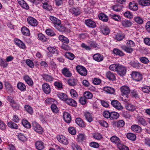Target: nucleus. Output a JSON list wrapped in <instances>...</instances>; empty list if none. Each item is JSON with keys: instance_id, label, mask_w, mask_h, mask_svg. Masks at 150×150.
Segmentation results:
<instances>
[{"instance_id": "f257e3e1", "label": "nucleus", "mask_w": 150, "mask_h": 150, "mask_svg": "<svg viewBox=\"0 0 150 150\" xmlns=\"http://www.w3.org/2000/svg\"><path fill=\"white\" fill-rule=\"evenodd\" d=\"M109 68L111 70L117 72V74L121 76L125 75L126 73L127 68L119 64H111Z\"/></svg>"}, {"instance_id": "f03ea898", "label": "nucleus", "mask_w": 150, "mask_h": 150, "mask_svg": "<svg viewBox=\"0 0 150 150\" xmlns=\"http://www.w3.org/2000/svg\"><path fill=\"white\" fill-rule=\"evenodd\" d=\"M131 76L133 79L137 81H140L142 78V74L137 71L132 72Z\"/></svg>"}, {"instance_id": "7ed1b4c3", "label": "nucleus", "mask_w": 150, "mask_h": 150, "mask_svg": "<svg viewBox=\"0 0 150 150\" xmlns=\"http://www.w3.org/2000/svg\"><path fill=\"white\" fill-rule=\"evenodd\" d=\"M76 69L78 72L81 75L85 76L87 74V71L86 69L83 67L78 65L76 67Z\"/></svg>"}, {"instance_id": "20e7f679", "label": "nucleus", "mask_w": 150, "mask_h": 150, "mask_svg": "<svg viewBox=\"0 0 150 150\" xmlns=\"http://www.w3.org/2000/svg\"><path fill=\"white\" fill-rule=\"evenodd\" d=\"M111 104L116 109L121 110L123 109V107L121 104L117 100H113L111 102Z\"/></svg>"}, {"instance_id": "39448f33", "label": "nucleus", "mask_w": 150, "mask_h": 150, "mask_svg": "<svg viewBox=\"0 0 150 150\" xmlns=\"http://www.w3.org/2000/svg\"><path fill=\"white\" fill-rule=\"evenodd\" d=\"M121 91L122 95H124L128 98V95L130 93V90L129 88L127 86H122L121 88Z\"/></svg>"}, {"instance_id": "423d86ee", "label": "nucleus", "mask_w": 150, "mask_h": 150, "mask_svg": "<svg viewBox=\"0 0 150 150\" xmlns=\"http://www.w3.org/2000/svg\"><path fill=\"white\" fill-rule=\"evenodd\" d=\"M32 126L34 130L38 133L41 134L43 132L42 127L36 122L32 123Z\"/></svg>"}, {"instance_id": "0eeeda50", "label": "nucleus", "mask_w": 150, "mask_h": 150, "mask_svg": "<svg viewBox=\"0 0 150 150\" xmlns=\"http://www.w3.org/2000/svg\"><path fill=\"white\" fill-rule=\"evenodd\" d=\"M57 139L59 142L63 144L67 145L68 144V142L67 138L62 135H57Z\"/></svg>"}, {"instance_id": "6e6552de", "label": "nucleus", "mask_w": 150, "mask_h": 150, "mask_svg": "<svg viewBox=\"0 0 150 150\" xmlns=\"http://www.w3.org/2000/svg\"><path fill=\"white\" fill-rule=\"evenodd\" d=\"M27 20L28 23L32 26H36L38 25V21L32 17H28Z\"/></svg>"}, {"instance_id": "1a4fd4ad", "label": "nucleus", "mask_w": 150, "mask_h": 150, "mask_svg": "<svg viewBox=\"0 0 150 150\" xmlns=\"http://www.w3.org/2000/svg\"><path fill=\"white\" fill-rule=\"evenodd\" d=\"M71 12L74 16H77L81 13V10L78 7L73 8L70 9Z\"/></svg>"}, {"instance_id": "9d476101", "label": "nucleus", "mask_w": 150, "mask_h": 150, "mask_svg": "<svg viewBox=\"0 0 150 150\" xmlns=\"http://www.w3.org/2000/svg\"><path fill=\"white\" fill-rule=\"evenodd\" d=\"M23 79L29 85L31 86H32L33 85V81L28 75H24L23 76Z\"/></svg>"}, {"instance_id": "9b49d317", "label": "nucleus", "mask_w": 150, "mask_h": 150, "mask_svg": "<svg viewBox=\"0 0 150 150\" xmlns=\"http://www.w3.org/2000/svg\"><path fill=\"white\" fill-rule=\"evenodd\" d=\"M50 19L53 23L55 27H56L57 25H58L61 24V21L58 19L53 16H50Z\"/></svg>"}, {"instance_id": "f8f14e48", "label": "nucleus", "mask_w": 150, "mask_h": 150, "mask_svg": "<svg viewBox=\"0 0 150 150\" xmlns=\"http://www.w3.org/2000/svg\"><path fill=\"white\" fill-rule=\"evenodd\" d=\"M62 73L66 77H70L72 75V74L69 69L67 68H64L62 70Z\"/></svg>"}, {"instance_id": "ddd939ff", "label": "nucleus", "mask_w": 150, "mask_h": 150, "mask_svg": "<svg viewBox=\"0 0 150 150\" xmlns=\"http://www.w3.org/2000/svg\"><path fill=\"white\" fill-rule=\"evenodd\" d=\"M129 8L131 10L134 11H137L138 8L137 4L133 1L130 2Z\"/></svg>"}, {"instance_id": "4468645a", "label": "nucleus", "mask_w": 150, "mask_h": 150, "mask_svg": "<svg viewBox=\"0 0 150 150\" xmlns=\"http://www.w3.org/2000/svg\"><path fill=\"white\" fill-rule=\"evenodd\" d=\"M65 102L68 105L73 106H76L77 105V103L75 100L68 97L66 100Z\"/></svg>"}, {"instance_id": "2eb2a0df", "label": "nucleus", "mask_w": 150, "mask_h": 150, "mask_svg": "<svg viewBox=\"0 0 150 150\" xmlns=\"http://www.w3.org/2000/svg\"><path fill=\"white\" fill-rule=\"evenodd\" d=\"M36 148L38 150H42L44 147V144L43 142L40 141H37L35 143Z\"/></svg>"}, {"instance_id": "dca6fc26", "label": "nucleus", "mask_w": 150, "mask_h": 150, "mask_svg": "<svg viewBox=\"0 0 150 150\" xmlns=\"http://www.w3.org/2000/svg\"><path fill=\"white\" fill-rule=\"evenodd\" d=\"M42 89L44 92L46 94H48L50 92V86L47 83H45L43 84Z\"/></svg>"}, {"instance_id": "f3484780", "label": "nucleus", "mask_w": 150, "mask_h": 150, "mask_svg": "<svg viewBox=\"0 0 150 150\" xmlns=\"http://www.w3.org/2000/svg\"><path fill=\"white\" fill-rule=\"evenodd\" d=\"M85 23L89 27L94 28L96 26L95 23L90 19L86 20Z\"/></svg>"}, {"instance_id": "a211bd4d", "label": "nucleus", "mask_w": 150, "mask_h": 150, "mask_svg": "<svg viewBox=\"0 0 150 150\" xmlns=\"http://www.w3.org/2000/svg\"><path fill=\"white\" fill-rule=\"evenodd\" d=\"M93 59L98 62L102 61L103 59V55L99 53L95 54L93 56Z\"/></svg>"}, {"instance_id": "6ab92c4d", "label": "nucleus", "mask_w": 150, "mask_h": 150, "mask_svg": "<svg viewBox=\"0 0 150 150\" xmlns=\"http://www.w3.org/2000/svg\"><path fill=\"white\" fill-rule=\"evenodd\" d=\"M42 76L43 79L47 82L51 81L54 80V78L51 76L46 74H43Z\"/></svg>"}, {"instance_id": "aec40b11", "label": "nucleus", "mask_w": 150, "mask_h": 150, "mask_svg": "<svg viewBox=\"0 0 150 150\" xmlns=\"http://www.w3.org/2000/svg\"><path fill=\"white\" fill-rule=\"evenodd\" d=\"M64 119L67 123H70L71 120V117L69 113L67 112H65L63 115Z\"/></svg>"}, {"instance_id": "412c9836", "label": "nucleus", "mask_w": 150, "mask_h": 150, "mask_svg": "<svg viewBox=\"0 0 150 150\" xmlns=\"http://www.w3.org/2000/svg\"><path fill=\"white\" fill-rule=\"evenodd\" d=\"M15 43L18 47L23 49L25 48V46L24 44L21 40L16 39L15 40Z\"/></svg>"}, {"instance_id": "4be33fe9", "label": "nucleus", "mask_w": 150, "mask_h": 150, "mask_svg": "<svg viewBox=\"0 0 150 150\" xmlns=\"http://www.w3.org/2000/svg\"><path fill=\"white\" fill-rule=\"evenodd\" d=\"M131 129L134 132L137 133H139L141 131V127L137 125H132L131 127Z\"/></svg>"}, {"instance_id": "5701e85b", "label": "nucleus", "mask_w": 150, "mask_h": 150, "mask_svg": "<svg viewBox=\"0 0 150 150\" xmlns=\"http://www.w3.org/2000/svg\"><path fill=\"white\" fill-rule=\"evenodd\" d=\"M18 4L23 8L28 9L29 7L25 1L23 0H18Z\"/></svg>"}, {"instance_id": "b1692460", "label": "nucleus", "mask_w": 150, "mask_h": 150, "mask_svg": "<svg viewBox=\"0 0 150 150\" xmlns=\"http://www.w3.org/2000/svg\"><path fill=\"white\" fill-rule=\"evenodd\" d=\"M85 140V136L82 134H79L77 137L76 141L79 142H82Z\"/></svg>"}, {"instance_id": "393cba45", "label": "nucleus", "mask_w": 150, "mask_h": 150, "mask_svg": "<svg viewBox=\"0 0 150 150\" xmlns=\"http://www.w3.org/2000/svg\"><path fill=\"white\" fill-rule=\"evenodd\" d=\"M107 77L110 80H114L115 79V77L114 74L110 71H108L106 73Z\"/></svg>"}, {"instance_id": "a878e982", "label": "nucleus", "mask_w": 150, "mask_h": 150, "mask_svg": "<svg viewBox=\"0 0 150 150\" xmlns=\"http://www.w3.org/2000/svg\"><path fill=\"white\" fill-rule=\"evenodd\" d=\"M21 32L23 35L28 36L30 34L29 29L25 27H23L21 29Z\"/></svg>"}, {"instance_id": "bb28decb", "label": "nucleus", "mask_w": 150, "mask_h": 150, "mask_svg": "<svg viewBox=\"0 0 150 150\" xmlns=\"http://www.w3.org/2000/svg\"><path fill=\"white\" fill-rule=\"evenodd\" d=\"M104 90L107 93L113 94L115 92L114 89L109 86H106L104 88Z\"/></svg>"}, {"instance_id": "cd10ccee", "label": "nucleus", "mask_w": 150, "mask_h": 150, "mask_svg": "<svg viewBox=\"0 0 150 150\" xmlns=\"http://www.w3.org/2000/svg\"><path fill=\"white\" fill-rule=\"evenodd\" d=\"M139 4L142 6H149L150 5V1L149 0H141L139 1Z\"/></svg>"}, {"instance_id": "c85d7f7f", "label": "nucleus", "mask_w": 150, "mask_h": 150, "mask_svg": "<svg viewBox=\"0 0 150 150\" xmlns=\"http://www.w3.org/2000/svg\"><path fill=\"white\" fill-rule=\"evenodd\" d=\"M98 17L100 19L103 21L107 22L108 19V17L104 13H100L99 14Z\"/></svg>"}, {"instance_id": "c756f323", "label": "nucleus", "mask_w": 150, "mask_h": 150, "mask_svg": "<svg viewBox=\"0 0 150 150\" xmlns=\"http://www.w3.org/2000/svg\"><path fill=\"white\" fill-rule=\"evenodd\" d=\"M110 140L112 142L117 144V145H118L119 144H120L119 139L115 136H113L111 137Z\"/></svg>"}, {"instance_id": "7c9ffc66", "label": "nucleus", "mask_w": 150, "mask_h": 150, "mask_svg": "<svg viewBox=\"0 0 150 150\" xmlns=\"http://www.w3.org/2000/svg\"><path fill=\"white\" fill-rule=\"evenodd\" d=\"M121 48L125 51L129 53L132 52L133 51L132 48L131 47L127 46L125 45L122 46Z\"/></svg>"}, {"instance_id": "2f4dec72", "label": "nucleus", "mask_w": 150, "mask_h": 150, "mask_svg": "<svg viewBox=\"0 0 150 150\" xmlns=\"http://www.w3.org/2000/svg\"><path fill=\"white\" fill-rule=\"evenodd\" d=\"M86 120L89 122L92 121L93 119L91 114L88 112H85L84 114Z\"/></svg>"}, {"instance_id": "473e14b6", "label": "nucleus", "mask_w": 150, "mask_h": 150, "mask_svg": "<svg viewBox=\"0 0 150 150\" xmlns=\"http://www.w3.org/2000/svg\"><path fill=\"white\" fill-rule=\"evenodd\" d=\"M110 119L111 120L116 119L118 118L119 116V113L116 112H110Z\"/></svg>"}, {"instance_id": "72a5a7b5", "label": "nucleus", "mask_w": 150, "mask_h": 150, "mask_svg": "<svg viewBox=\"0 0 150 150\" xmlns=\"http://www.w3.org/2000/svg\"><path fill=\"white\" fill-rule=\"evenodd\" d=\"M76 124L80 127H85V125L84 122L80 118H76Z\"/></svg>"}, {"instance_id": "f704fd0d", "label": "nucleus", "mask_w": 150, "mask_h": 150, "mask_svg": "<svg viewBox=\"0 0 150 150\" xmlns=\"http://www.w3.org/2000/svg\"><path fill=\"white\" fill-rule=\"evenodd\" d=\"M121 23L122 26L125 27H130L132 25V23L128 20L122 21Z\"/></svg>"}, {"instance_id": "c9c22d12", "label": "nucleus", "mask_w": 150, "mask_h": 150, "mask_svg": "<svg viewBox=\"0 0 150 150\" xmlns=\"http://www.w3.org/2000/svg\"><path fill=\"white\" fill-rule=\"evenodd\" d=\"M71 146L73 150H82L80 146L76 142H71Z\"/></svg>"}, {"instance_id": "e433bc0d", "label": "nucleus", "mask_w": 150, "mask_h": 150, "mask_svg": "<svg viewBox=\"0 0 150 150\" xmlns=\"http://www.w3.org/2000/svg\"><path fill=\"white\" fill-rule=\"evenodd\" d=\"M57 96L60 99L65 101L68 97L66 94L62 93H58Z\"/></svg>"}, {"instance_id": "4c0bfd02", "label": "nucleus", "mask_w": 150, "mask_h": 150, "mask_svg": "<svg viewBox=\"0 0 150 150\" xmlns=\"http://www.w3.org/2000/svg\"><path fill=\"white\" fill-rule=\"evenodd\" d=\"M47 49L52 54L56 55H58L59 54V52L57 49L54 47H48Z\"/></svg>"}, {"instance_id": "58836bf2", "label": "nucleus", "mask_w": 150, "mask_h": 150, "mask_svg": "<svg viewBox=\"0 0 150 150\" xmlns=\"http://www.w3.org/2000/svg\"><path fill=\"white\" fill-rule=\"evenodd\" d=\"M18 88L21 91H23L26 90V87L25 85L22 82H19L17 84Z\"/></svg>"}, {"instance_id": "ea45409f", "label": "nucleus", "mask_w": 150, "mask_h": 150, "mask_svg": "<svg viewBox=\"0 0 150 150\" xmlns=\"http://www.w3.org/2000/svg\"><path fill=\"white\" fill-rule=\"evenodd\" d=\"M130 64L134 68L138 69L140 67V64L135 61H132L130 63Z\"/></svg>"}, {"instance_id": "a19ab883", "label": "nucleus", "mask_w": 150, "mask_h": 150, "mask_svg": "<svg viewBox=\"0 0 150 150\" xmlns=\"http://www.w3.org/2000/svg\"><path fill=\"white\" fill-rule=\"evenodd\" d=\"M125 108L127 110L131 111H134L136 109L135 106L130 104H128L126 105Z\"/></svg>"}, {"instance_id": "79ce46f5", "label": "nucleus", "mask_w": 150, "mask_h": 150, "mask_svg": "<svg viewBox=\"0 0 150 150\" xmlns=\"http://www.w3.org/2000/svg\"><path fill=\"white\" fill-rule=\"evenodd\" d=\"M113 52L115 54L120 56H123L124 55L123 52L118 49H114L113 50Z\"/></svg>"}, {"instance_id": "37998d69", "label": "nucleus", "mask_w": 150, "mask_h": 150, "mask_svg": "<svg viewBox=\"0 0 150 150\" xmlns=\"http://www.w3.org/2000/svg\"><path fill=\"white\" fill-rule=\"evenodd\" d=\"M139 123L140 124L144 126L146 125L147 123L145 119L141 117H139L138 118Z\"/></svg>"}, {"instance_id": "c03bdc74", "label": "nucleus", "mask_w": 150, "mask_h": 150, "mask_svg": "<svg viewBox=\"0 0 150 150\" xmlns=\"http://www.w3.org/2000/svg\"><path fill=\"white\" fill-rule=\"evenodd\" d=\"M84 97L87 99H91L93 97L92 94L90 92L86 91L83 94Z\"/></svg>"}, {"instance_id": "a18cd8bd", "label": "nucleus", "mask_w": 150, "mask_h": 150, "mask_svg": "<svg viewBox=\"0 0 150 150\" xmlns=\"http://www.w3.org/2000/svg\"><path fill=\"white\" fill-rule=\"evenodd\" d=\"M4 85L6 89L8 91H12V87L9 82L7 81L5 82L4 83Z\"/></svg>"}, {"instance_id": "49530a36", "label": "nucleus", "mask_w": 150, "mask_h": 150, "mask_svg": "<svg viewBox=\"0 0 150 150\" xmlns=\"http://www.w3.org/2000/svg\"><path fill=\"white\" fill-rule=\"evenodd\" d=\"M127 138L132 140H134L136 138V135L132 133H128L127 135Z\"/></svg>"}, {"instance_id": "de8ad7c7", "label": "nucleus", "mask_w": 150, "mask_h": 150, "mask_svg": "<svg viewBox=\"0 0 150 150\" xmlns=\"http://www.w3.org/2000/svg\"><path fill=\"white\" fill-rule=\"evenodd\" d=\"M25 110L29 113L31 114L33 113V108L28 105H26L24 106Z\"/></svg>"}, {"instance_id": "09e8293b", "label": "nucleus", "mask_w": 150, "mask_h": 150, "mask_svg": "<svg viewBox=\"0 0 150 150\" xmlns=\"http://www.w3.org/2000/svg\"><path fill=\"white\" fill-rule=\"evenodd\" d=\"M101 31L104 35H108L110 33V30L106 27H103L101 28Z\"/></svg>"}, {"instance_id": "8fccbe9b", "label": "nucleus", "mask_w": 150, "mask_h": 150, "mask_svg": "<svg viewBox=\"0 0 150 150\" xmlns=\"http://www.w3.org/2000/svg\"><path fill=\"white\" fill-rule=\"evenodd\" d=\"M66 57L70 60H73L74 58V55L72 53L70 52H66L65 54Z\"/></svg>"}, {"instance_id": "3c124183", "label": "nucleus", "mask_w": 150, "mask_h": 150, "mask_svg": "<svg viewBox=\"0 0 150 150\" xmlns=\"http://www.w3.org/2000/svg\"><path fill=\"white\" fill-rule=\"evenodd\" d=\"M134 20L137 23L139 24H141L143 22L142 18L139 16H137L134 17Z\"/></svg>"}, {"instance_id": "603ef678", "label": "nucleus", "mask_w": 150, "mask_h": 150, "mask_svg": "<svg viewBox=\"0 0 150 150\" xmlns=\"http://www.w3.org/2000/svg\"><path fill=\"white\" fill-rule=\"evenodd\" d=\"M125 36L123 34H117L116 35L115 40L119 41H121L125 37Z\"/></svg>"}, {"instance_id": "864d4df0", "label": "nucleus", "mask_w": 150, "mask_h": 150, "mask_svg": "<svg viewBox=\"0 0 150 150\" xmlns=\"http://www.w3.org/2000/svg\"><path fill=\"white\" fill-rule=\"evenodd\" d=\"M22 123L23 126L25 128H29L30 127L31 125L27 120H23L22 121Z\"/></svg>"}, {"instance_id": "5fc2aeb1", "label": "nucleus", "mask_w": 150, "mask_h": 150, "mask_svg": "<svg viewBox=\"0 0 150 150\" xmlns=\"http://www.w3.org/2000/svg\"><path fill=\"white\" fill-rule=\"evenodd\" d=\"M39 39L42 42H45L47 40V38L42 34L39 33L38 35Z\"/></svg>"}, {"instance_id": "6e6d98bb", "label": "nucleus", "mask_w": 150, "mask_h": 150, "mask_svg": "<svg viewBox=\"0 0 150 150\" xmlns=\"http://www.w3.org/2000/svg\"><path fill=\"white\" fill-rule=\"evenodd\" d=\"M8 126L11 128L17 129L18 128L17 125L12 122H10L8 123Z\"/></svg>"}, {"instance_id": "4d7b16f0", "label": "nucleus", "mask_w": 150, "mask_h": 150, "mask_svg": "<svg viewBox=\"0 0 150 150\" xmlns=\"http://www.w3.org/2000/svg\"><path fill=\"white\" fill-rule=\"evenodd\" d=\"M59 38L60 40L64 43L67 44L69 42L68 39L63 35H60L59 37Z\"/></svg>"}, {"instance_id": "13d9d810", "label": "nucleus", "mask_w": 150, "mask_h": 150, "mask_svg": "<svg viewBox=\"0 0 150 150\" xmlns=\"http://www.w3.org/2000/svg\"><path fill=\"white\" fill-rule=\"evenodd\" d=\"M18 139L23 142H25L27 140V138L23 134L20 133L18 135Z\"/></svg>"}, {"instance_id": "bf43d9fd", "label": "nucleus", "mask_w": 150, "mask_h": 150, "mask_svg": "<svg viewBox=\"0 0 150 150\" xmlns=\"http://www.w3.org/2000/svg\"><path fill=\"white\" fill-rule=\"evenodd\" d=\"M76 80L74 79H70L68 81V84L71 86H74L76 83Z\"/></svg>"}, {"instance_id": "052dcab7", "label": "nucleus", "mask_w": 150, "mask_h": 150, "mask_svg": "<svg viewBox=\"0 0 150 150\" xmlns=\"http://www.w3.org/2000/svg\"><path fill=\"white\" fill-rule=\"evenodd\" d=\"M93 136L94 138L98 140H100L102 138V135L98 133L93 134Z\"/></svg>"}, {"instance_id": "680f3d73", "label": "nucleus", "mask_w": 150, "mask_h": 150, "mask_svg": "<svg viewBox=\"0 0 150 150\" xmlns=\"http://www.w3.org/2000/svg\"><path fill=\"white\" fill-rule=\"evenodd\" d=\"M45 32L48 35L53 36L55 35V34L54 32L50 29L46 30Z\"/></svg>"}, {"instance_id": "e2e57ef3", "label": "nucleus", "mask_w": 150, "mask_h": 150, "mask_svg": "<svg viewBox=\"0 0 150 150\" xmlns=\"http://www.w3.org/2000/svg\"><path fill=\"white\" fill-rule=\"evenodd\" d=\"M110 16L112 18L116 21H119L121 19L120 17L117 15L112 13L110 14Z\"/></svg>"}, {"instance_id": "0e129e2a", "label": "nucleus", "mask_w": 150, "mask_h": 150, "mask_svg": "<svg viewBox=\"0 0 150 150\" xmlns=\"http://www.w3.org/2000/svg\"><path fill=\"white\" fill-rule=\"evenodd\" d=\"M8 65V63L6 62V61L1 59L0 60V65L1 67L5 68L7 67Z\"/></svg>"}, {"instance_id": "69168bd1", "label": "nucleus", "mask_w": 150, "mask_h": 150, "mask_svg": "<svg viewBox=\"0 0 150 150\" xmlns=\"http://www.w3.org/2000/svg\"><path fill=\"white\" fill-rule=\"evenodd\" d=\"M140 61L144 64H147L149 62L148 59L145 57H142L139 58Z\"/></svg>"}, {"instance_id": "338daca9", "label": "nucleus", "mask_w": 150, "mask_h": 150, "mask_svg": "<svg viewBox=\"0 0 150 150\" xmlns=\"http://www.w3.org/2000/svg\"><path fill=\"white\" fill-rule=\"evenodd\" d=\"M11 105L13 109L15 111L18 110L20 107L19 105L16 102H15V103H14L11 104Z\"/></svg>"}, {"instance_id": "774afa93", "label": "nucleus", "mask_w": 150, "mask_h": 150, "mask_svg": "<svg viewBox=\"0 0 150 150\" xmlns=\"http://www.w3.org/2000/svg\"><path fill=\"white\" fill-rule=\"evenodd\" d=\"M142 91L145 93H149L150 91V87L147 86H145L142 88Z\"/></svg>"}]
</instances>
